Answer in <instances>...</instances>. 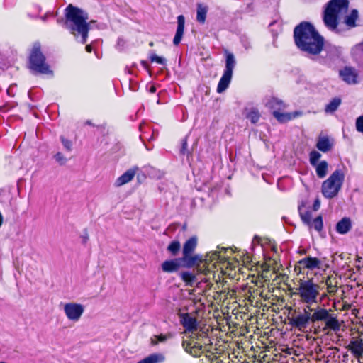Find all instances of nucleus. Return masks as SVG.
I'll return each instance as SVG.
<instances>
[{
	"label": "nucleus",
	"instance_id": "nucleus-1",
	"mask_svg": "<svg viewBox=\"0 0 363 363\" xmlns=\"http://www.w3.org/2000/svg\"><path fill=\"white\" fill-rule=\"evenodd\" d=\"M330 311L320 306L312 308L306 306L302 312L292 316L290 323L298 330L303 331L310 322L316 323L323 321L325 324L322 328L323 332L326 334H329V330L336 333L340 330L341 324L337 316Z\"/></svg>",
	"mask_w": 363,
	"mask_h": 363
},
{
	"label": "nucleus",
	"instance_id": "nucleus-2",
	"mask_svg": "<svg viewBox=\"0 0 363 363\" xmlns=\"http://www.w3.org/2000/svg\"><path fill=\"white\" fill-rule=\"evenodd\" d=\"M296 46L311 55H318L323 50L324 40L310 23L302 22L294 30Z\"/></svg>",
	"mask_w": 363,
	"mask_h": 363
},
{
	"label": "nucleus",
	"instance_id": "nucleus-3",
	"mask_svg": "<svg viewBox=\"0 0 363 363\" xmlns=\"http://www.w3.org/2000/svg\"><path fill=\"white\" fill-rule=\"evenodd\" d=\"M89 16L82 9L68 5L65 9V28L82 44H85L89 30Z\"/></svg>",
	"mask_w": 363,
	"mask_h": 363
},
{
	"label": "nucleus",
	"instance_id": "nucleus-4",
	"mask_svg": "<svg viewBox=\"0 0 363 363\" xmlns=\"http://www.w3.org/2000/svg\"><path fill=\"white\" fill-rule=\"evenodd\" d=\"M349 2L347 0H331L325 9L324 13L325 25L331 30L337 28V18L344 16L348 10Z\"/></svg>",
	"mask_w": 363,
	"mask_h": 363
},
{
	"label": "nucleus",
	"instance_id": "nucleus-5",
	"mask_svg": "<svg viewBox=\"0 0 363 363\" xmlns=\"http://www.w3.org/2000/svg\"><path fill=\"white\" fill-rule=\"evenodd\" d=\"M320 286L313 279L301 280L296 289L300 301L310 306L318 303Z\"/></svg>",
	"mask_w": 363,
	"mask_h": 363
},
{
	"label": "nucleus",
	"instance_id": "nucleus-6",
	"mask_svg": "<svg viewBox=\"0 0 363 363\" xmlns=\"http://www.w3.org/2000/svg\"><path fill=\"white\" fill-rule=\"evenodd\" d=\"M29 65L30 68L34 72L44 74H52L49 65L45 62V57L42 53L38 43H35L33 46L29 57Z\"/></svg>",
	"mask_w": 363,
	"mask_h": 363
},
{
	"label": "nucleus",
	"instance_id": "nucleus-7",
	"mask_svg": "<svg viewBox=\"0 0 363 363\" xmlns=\"http://www.w3.org/2000/svg\"><path fill=\"white\" fill-rule=\"evenodd\" d=\"M345 175L340 170H335L322 184V194L326 198L335 197L340 190Z\"/></svg>",
	"mask_w": 363,
	"mask_h": 363
},
{
	"label": "nucleus",
	"instance_id": "nucleus-8",
	"mask_svg": "<svg viewBox=\"0 0 363 363\" xmlns=\"http://www.w3.org/2000/svg\"><path fill=\"white\" fill-rule=\"evenodd\" d=\"M178 316L181 325L184 328L185 333L200 336L206 335L205 328L199 326L195 314L179 312Z\"/></svg>",
	"mask_w": 363,
	"mask_h": 363
},
{
	"label": "nucleus",
	"instance_id": "nucleus-9",
	"mask_svg": "<svg viewBox=\"0 0 363 363\" xmlns=\"http://www.w3.org/2000/svg\"><path fill=\"white\" fill-rule=\"evenodd\" d=\"M225 54V70L217 86V92L220 94L223 93L228 87L232 79L233 69L236 65L234 55L228 52H226Z\"/></svg>",
	"mask_w": 363,
	"mask_h": 363
},
{
	"label": "nucleus",
	"instance_id": "nucleus-10",
	"mask_svg": "<svg viewBox=\"0 0 363 363\" xmlns=\"http://www.w3.org/2000/svg\"><path fill=\"white\" fill-rule=\"evenodd\" d=\"M63 312L68 320L77 323L83 315L85 306L76 302H68L63 305Z\"/></svg>",
	"mask_w": 363,
	"mask_h": 363
},
{
	"label": "nucleus",
	"instance_id": "nucleus-11",
	"mask_svg": "<svg viewBox=\"0 0 363 363\" xmlns=\"http://www.w3.org/2000/svg\"><path fill=\"white\" fill-rule=\"evenodd\" d=\"M218 258H219V256L217 252L213 253L211 257H208V255H206V259L204 260H202V259L199 256L196 255V256L191 257V260L190 263L191 264L198 265V267H199V270L201 272L206 274L208 272L210 271V269H208L207 267H206L205 269H203L201 267V264H203V266H204L206 264H207V262L208 261H212V260H214V259H218Z\"/></svg>",
	"mask_w": 363,
	"mask_h": 363
},
{
	"label": "nucleus",
	"instance_id": "nucleus-12",
	"mask_svg": "<svg viewBox=\"0 0 363 363\" xmlns=\"http://www.w3.org/2000/svg\"><path fill=\"white\" fill-rule=\"evenodd\" d=\"M340 76L347 84H356L357 74L355 70L351 67H345L340 71Z\"/></svg>",
	"mask_w": 363,
	"mask_h": 363
},
{
	"label": "nucleus",
	"instance_id": "nucleus-13",
	"mask_svg": "<svg viewBox=\"0 0 363 363\" xmlns=\"http://www.w3.org/2000/svg\"><path fill=\"white\" fill-rule=\"evenodd\" d=\"M196 245L197 239L196 237H191L186 241L183 247V258L184 260H189Z\"/></svg>",
	"mask_w": 363,
	"mask_h": 363
},
{
	"label": "nucleus",
	"instance_id": "nucleus-14",
	"mask_svg": "<svg viewBox=\"0 0 363 363\" xmlns=\"http://www.w3.org/2000/svg\"><path fill=\"white\" fill-rule=\"evenodd\" d=\"M184 24H185V18L184 16L179 15L177 17V31L173 39V43L175 45H177L180 43L184 31Z\"/></svg>",
	"mask_w": 363,
	"mask_h": 363
},
{
	"label": "nucleus",
	"instance_id": "nucleus-15",
	"mask_svg": "<svg viewBox=\"0 0 363 363\" xmlns=\"http://www.w3.org/2000/svg\"><path fill=\"white\" fill-rule=\"evenodd\" d=\"M299 263L303 267L311 270L320 269L322 265V262L319 259L312 257H305L300 260Z\"/></svg>",
	"mask_w": 363,
	"mask_h": 363
},
{
	"label": "nucleus",
	"instance_id": "nucleus-16",
	"mask_svg": "<svg viewBox=\"0 0 363 363\" xmlns=\"http://www.w3.org/2000/svg\"><path fill=\"white\" fill-rule=\"evenodd\" d=\"M273 115L279 122L286 123L301 116V113L298 111H295L293 113H285L280 112L279 111H274Z\"/></svg>",
	"mask_w": 363,
	"mask_h": 363
},
{
	"label": "nucleus",
	"instance_id": "nucleus-17",
	"mask_svg": "<svg viewBox=\"0 0 363 363\" xmlns=\"http://www.w3.org/2000/svg\"><path fill=\"white\" fill-rule=\"evenodd\" d=\"M333 145V142L328 137L320 135L318 139L316 147L321 152H326L329 151Z\"/></svg>",
	"mask_w": 363,
	"mask_h": 363
},
{
	"label": "nucleus",
	"instance_id": "nucleus-18",
	"mask_svg": "<svg viewBox=\"0 0 363 363\" xmlns=\"http://www.w3.org/2000/svg\"><path fill=\"white\" fill-rule=\"evenodd\" d=\"M348 349L351 351L353 355L359 359L363 355V342L362 340H352L348 345Z\"/></svg>",
	"mask_w": 363,
	"mask_h": 363
},
{
	"label": "nucleus",
	"instance_id": "nucleus-19",
	"mask_svg": "<svg viewBox=\"0 0 363 363\" xmlns=\"http://www.w3.org/2000/svg\"><path fill=\"white\" fill-rule=\"evenodd\" d=\"M135 175V170L130 169L120 176L115 182L116 186H121L130 182Z\"/></svg>",
	"mask_w": 363,
	"mask_h": 363
},
{
	"label": "nucleus",
	"instance_id": "nucleus-20",
	"mask_svg": "<svg viewBox=\"0 0 363 363\" xmlns=\"http://www.w3.org/2000/svg\"><path fill=\"white\" fill-rule=\"evenodd\" d=\"M180 267V261L178 259L167 260L162 264V269L164 272H174Z\"/></svg>",
	"mask_w": 363,
	"mask_h": 363
},
{
	"label": "nucleus",
	"instance_id": "nucleus-21",
	"mask_svg": "<svg viewBox=\"0 0 363 363\" xmlns=\"http://www.w3.org/2000/svg\"><path fill=\"white\" fill-rule=\"evenodd\" d=\"M352 228L351 220L349 218H342L336 225V230L340 234L348 233Z\"/></svg>",
	"mask_w": 363,
	"mask_h": 363
},
{
	"label": "nucleus",
	"instance_id": "nucleus-22",
	"mask_svg": "<svg viewBox=\"0 0 363 363\" xmlns=\"http://www.w3.org/2000/svg\"><path fill=\"white\" fill-rule=\"evenodd\" d=\"M165 360V357L162 353H153L143 359L137 363H162Z\"/></svg>",
	"mask_w": 363,
	"mask_h": 363
},
{
	"label": "nucleus",
	"instance_id": "nucleus-23",
	"mask_svg": "<svg viewBox=\"0 0 363 363\" xmlns=\"http://www.w3.org/2000/svg\"><path fill=\"white\" fill-rule=\"evenodd\" d=\"M266 106L269 108L270 109H272L274 111H280L281 109H284L285 108V104L284 102L277 98L272 97L265 103Z\"/></svg>",
	"mask_w": 363,
	"mask_h": 363
},
{
	"label": "nucleus",
	"instance_id": "nucleus-24",
	"mask_svg": "<svg viewBox=\"0 0 363 363\" xmlns=\"http://www.w3.org/2000/svg\"><path fill=\"white\" fill-rule=\"evenodd\" d=\"M245 116L252 123L255 124L259 120L260 114L257 108H251L245 109Z\"/></svg>",
	"mask_w": 363,
	"mask_h": 363
},
{
	"label": "nucleus",
	"instance_id": "nucleus-25",
	"mask_svg": "<svg viewBox=\"0 0 363 363\" xmlns=\"http://www.w3.org/2000/svg\"><path fill=\"white\" fill-rule=\"evenodd\" d=\"M314 167H315L317 176L319 178H323L326 176L328 168V164L326 161H321Z\"/></svg>",
	"mask_w": 363,
	"mask_h": 363
},
{
	"label": "nucleus",
	"instance_id": "nucleus-26",
	"mask_svg": "<svg viewBox=\"0 0 363 363\" xmlns=\"http://www.w3.org/2000/svg\"><path fill=\"white\" fill-rule=\"evenodd\" d=\"M207 11H208L207 6H206L201 4H199L197 5L196 20L198 22H199L201 23H203L205 22Z\"/></svg>",
	"mask_w": 363,
	"mask_h": 363
},
{
	"label": "nucleus",
	"instance_id": "nucleus-27",
	"mask_svg": "<svg viewBox=\"0 0 363 363\" xmlns=\"http://www.w3.org/2000/svg\"><path fill=\"white\" fill-rule=\"evenodd\" d=\"M341 104L340 98H334L325 107V112L332 113L335 111Z\"/></svg>",
	"mask_w": 363,
	"mask_h": 363
},
{
	"label": "nucleus",
	"instance_id": "nucleus-28",
	"mask_svg": "<svg viewBox=\"0 0 363 363\" xmlns=\"http://www.w3.org/2000/svg\"><path fill=\"white\" fill-rule=\"evenodd\" d=\"M172 335L170 333L168 334H160L159 335H154L151 337V344L152 345H157L159 342H164L169 338H171Z\"/></svg>",
	"mask_w": 363,
	"mask_h": 363
},
{
	"label": "nucleus",
	"instance_id": "nucleus-29",
	"mask_svg": "<svg viewBox=\"0 0 363 363\" xmlns=\"http://www.w3.org/2000/svg\"><path fill=\"white\" fill-rule=\"evenodd\" d=\"M358 13L357 10H353L351 13L345 17V23L350 27L355 26V22L357 19Z\"/></svg>",
	"mask_w": 363,
	"mask_h": 363
},
{
	"label": "nucleus",
	"instance_id": "nucleus-30",
	"mask_svg": "<svg viewBox=\"0 0 363 363\" xmlns=\"http://www.w3.org/2000/svg\"><path fill=\"white\" fill-rule=\"evenodd\" d=\"M181 277L187 285L192 286L193 283L196 281V276L193 273L184 272L181 274Z\"/></svg>",
	"mask_w": 363,
	"mask_h": 363
},
{
	"label": "nucleus",
	"instance_id": "nucleus-31",
	"mask_svg": "<svg viewBox=\"0 0 363 363\" xmlns=\"http://www.w3.org/2000/svg\"><path fill=\"white\" fill-rule=\"evenodd\" d=\"M323 219L321 216H318L314 218L311 222V225L308 226L311 228H314L316 231L320 232L323 229Z\"/></svg>",
	"mask_w": 363,
	"mask_h": 363
},
{
	"label": "nucleus",
	"instance_id": "nucleus-32",
	"mask_svg": "<svg viewBox=\"0 0 363 363\" xmlns=\"http://www.w3.org/2000/svg\"><path fill=\"white\" fill-rule=\"evenodd\" d=\"M299 213L301 218L302 221L306 224L307 225H311V222L312 221V213L311 211H303L301 208H299Z\"/></svg>",
	"mask_w": 363,
	"mask_h": 363
},
{
	"label": "nucleus",
	"instance_id": "nucleus-33",
	"mask_svg": "<svg viewBox=\"0 0 363 363\" xmlns=\"http://www.w3.org/2000/svg\"><path fill=\"white\" fill-rule=\"evenodd\" d=\"M180 247L181 245L179 242L174 240L169 245L167 249L173 255H176L179 252Z\"/></svg>",
	"mask_w": 363,
	"mask_h": 363
},
{
	"label": "nucleus",
	"instance_id": "nucleus-34",
	"mask_svg": "<svg viewBox=\"0 0 363 363\" xmlns=\"http://www.w3.org/2000/svg\"><path fill=\"white\" fill-rule=\"evenodd\" d=\"M320 157H321V154L319 153L318 152H317L315 150L311 152L310 155H309V160H310L311 164L312 166L316 165V164H318V161L319 160Z\"/></svg>",
	"mask_w": 363,
	"mask_h": 363
},
{
	"label": "nucleus",
	"instance_id": "nucleus-35",
	"mask_svg": "<svg viewBox=\"0 0 363 363\" xmlns=\"http://www.w3.org/2000/svg\"><path fill=\"white\" fill-rule=\"evenodd\" d=\"M150 61L152 62H156L160 65H165L166 64V59L157 56L156 54H151L150 56Z\"/></svg>",
	"mask_w": 363,
	"mask_h": 363
},
{
	"label": "nucleus",
	"instance_id": "nucleus-36",
	"mask_svg": "<svg viewBox=\"0 0 363 363\" xmlns=\"http://www.w3.org/2000/svg\"><path fill=\"white\" fill-rule=\"evenodd\" d=\"M54 158L60 165L65 164L67 162L66 157L61 152L56 153L54 155Z\"/></svg>",
	"mask_w": 363,
	"mask_h": 363
},
{
	"label": "nucleus",
	"instance_id": "nucleus-37",
	"mask_svg": "<svg viewBox=\"0 0 363 363\" xmlns=\"http://www.w3.org/2000/svg\"><path fill=\"white\" fill-rule=\"evenodd\" d=\"M61 142L64 146V147L67 150V151H71L72 150V143L65 138L64 137H61Z\"/></svg>",
	"mask_w": 363,
	"mask_h": 363
},
{
	"label": "nucleus",
	"instance_id": "nucleus-38",
	"mask_svg": "<svg viewBox=\"0 0 363 363\" xmlns=\"http://www.w3.org/2000/svg\"><path fill=\"white\" fill-rule=\"evenodd\" d=\"M356 128L357 131L363 133V116H361L357 118Z\"/></svg>",
	"mask_w": 363,
	"mask_h": 363
},
{
	"label": "nucleus",
	"instance_id": "nucleus-39",
	"mask_svg": "<svg viewBox=\"0 0 363 363\" xmlns=\"http://www.w3.org/2000/svg\"><path fill=\"white\" fill-rule=\"evenodd\" d=\"M352 52L354 55H358L361 52H363V41L357 45H356L352 50Z\"/></svg>",
	"mask_w": 363,
	"mask_h": 363
},
{
	"label": "nucleus",
	"instance_id": "nucleus-40",
	"mask_svg": "<svg viewBox=\"0 0 363 363\" xmlns=\"http://www.w3.org/2000/svg\"><path fill=\"white\" fill-rule=\"evenodd\" d=\"M201 350V345H198V346L194 345L193 347H191V349L189 350V353L194 356H197V355H199Z\"/></svg>",
	"mask_w": 363,
	"mask_h": 363
},
{
	"label": "nucleus",
	"instance_id": "nucleus-41",
	"mask_svg": "<svg viewBox=\"0 0 363 363\" xmlns=\"http://www.w3.org/2000/svg\"><path fill=\"white\" fill-rule=\"evenodd\" d=\"M330 279L328 278L326 280V285H327V289L328 292L330 294H334L336 292L337 288L335 286L333 285L330 282L329 283Z\"/></svg>",
	"mask_w": 363,
	"mask_h": 363
},
{
	"label": "nucleus",
	"instance_id": "nucleus-42",
	"mask_svg": "<svg viewBox=\"0 0 363 363\" xmlns=\"http://www.w3.org/2000/svg\"><path fill=\"white\" fill-rule=\"evenodd\" d=\"M320 206V202L318 199H316L313 203V209L315 211H317L318 209H319Z\"/></svg>",
	"mask_w": 363,
	"mask_h": 363
},
{
	"label": "nucleus",
	"instance_id": "nucleus-43",
	"mask_svg": "<svg viewBox=\"0 0 363 363\" xmlns=\"http://www.w3.org/2000/svg\"><path fill=\"white\" fill-rule=\"evenodd\" d=\"M83 242L86 243L87 240H89V235L88 233L86 232L85 234L82 236Z\"/></svg>",
	"mask_w": 363,
	"mask_h": 363
},
{
	"label": "nucleus",
	"instance_id": "nucleus-44",
	"mask_svg": "<svg viewBox=\"0 0 363 363\" xmlns=\"http://www.w3.org/2000/svg\"><path fill=\"white\" fill-rule=\"evenodd\" d=\"M337 53V54H339L340 52V48H337V47H332L331 48V50L329 51V52H331L332 50H333Z\"/></svg>",
	"mask_w": 363,
	"mask_h": 363
},
{
	"label": "nucleus",
	"instance_id": "nucleus-45",
	"mask_svg": "<svg viewBox=\"0 0 363 363\" xmlns=\"http://www.w3.org/2000/svg\"><path fill=\"white\" fill-rule=\"evenodd\" d=\"M86 50L87 52H91L92 50L91 46L90 45H87L86 46Z\"/></svg>",
	"mask_w": 363,
	"mask_h": 363
},
{
	"label": "nucleus",
	"instance_id": "nucleus-46",
	"mask_svg": "<svg viewBox=\"0 0 363 363\" xmlns=\"http://www.w3.org/2000/svg\"><path fill=\"white\" fill-rule=\"evenodd\" d=\"M150 91L151 93H155L156 91V88L154 86H151L150 89Z\"/></svg>",
	"mask_w": 363,
	"mask_h": 363
},
{
	"label": "nucleus",
	"instance_id": "nucleus-47",
	"mask_svg": "<svg viewBox=\"0 0 363 363\" xmlns=\"http://www.w3.org/2000/svg\"><path fill=\"white\" fill-rule=\"evenodd\" d=\"M124 44V42L123 40L121 39H119L118 41V45H123Z\"/></svg>",
	"mask_w": 363,
	"mask_h": 363
},
{
	"label": "nucleus",
	"instance_id": "nucleus-48",
	"mask_svg": "<svg viewBox=\"0 0 363 363\" xmlns=\"http://www.w3.org/2000/svg\"><path fill=\"white\" fill-rule=\"evenodd\" d=\"M3 223V216L1 213H0V226L2 225Z\"/></svg>",
	"mask_w": 363,
	"mask_h": 363
},
{
	"label": "nucleus",
	"instance_id": "nucleus-49",
	"mask_svg": "<svg viewBox=\"0 0 363 363\" xmlns=\"http://www.w3.org/2000/svg\"><path fill=\"white\" fill-rule=\"evenodd\" d=\"M186 145H187V143L185 141L184 143H183V147H182V151L186 147Z\"/></svg>",
	"mask_w": 363,
	"mask_h": 363
},
{
	"label": "nucleus",
	"instance_id": "nucleus-50",
	"mask_svg": "<svg viewBox=\"0 0 363 363\" xmlns=\"http://www.w3.org/2000/svg\"><path fill=\"white\" fill-rule=\"evenodd\" d=\"M86 123L88 125H91V123L89 121H86Z\"/></svg>",
	"mask_w": 363,
	"mask_h": 363
}]
</instances>
